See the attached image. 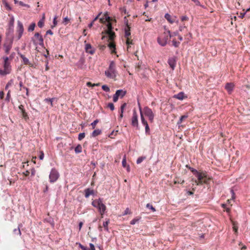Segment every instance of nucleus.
Listing matches in <instances>:
<instances>
[{
    "mask_svg": "<svg viewBox=\"0 0 250 250\" xmlns=\"http://www.w3.org/2000/svg\"><path fill=\"white\" fill-rule=\"evenodd\" d=\"M2 59L3 61L2 63L1 67H0V75L5 76L11 73L12 71V66L8 57H3Z\"/></svg>",
    "mask_w": 250,
    "mask_h": 250,
    "instance_id": "f257e3e1",
    "label": "nucleus"
},
{
    "mask_svg": "<svg viewBox=\"0 0 250 250\" xmlns=\"http://www.w3.org/2000/svg\"><path fill=\"white\" fill-rule=\"evenodd\" d=\"M92 205L98 209L101 215V217L103 218V215L106 211V207L103 203V200L101 198L96 199L92 202Z\"/></svg>",
    "mask_w": 250,
    "mask_h": 250,
    "instance_id": "f03ea898",
    "label": "nucleus"
},
{
    "mask_svg": "<svg viewBox=\"0 0 250 250\" xmlns=\"http://www.w3.org/2000/svg\"><path fill=\"white\" fill-rule=\"evenodd\" d=\"M105 76L109 79L115 80L117 71L116 70V65L114 62H110L108 69L105 71Z\"/></svg>",
    "mask_w": 250,
    "mask_h": 250,
    "instance_id": "7ed1b4c3",
    "label": "nucleus"
},
{
    "mask_svg": "<svg viewBox=\"0 0 250 250\" xmlns=\"http://www.w3.org/2000/svg\"><path fill=\"white\" fill-rule=\"evenodd\" d=\"M199 174L201 176L196 177L197 180L194 182L197 186L202 185L203 184H208L210 180V177L207 174L206 172L201 171Z\"/></svg>",
    "mask_w": 250,
    "mask_h": 250,
    "instance_id": "20e7f679",
    "label": "nucleus"
},
{
    "mask_svg": "<svg viewBox=\"0 0 250 250\" xmlns=\"http://www.w3.org/2000/svg\"><path fill=\"white\" fill-rule=\"evenodd\" d=\"M171 37L170 32L169 30H166L157 39L158 43L162 46H165L167 41Z\"/></svg>",
    "mask_w": 250,
    "mask_h": 250,
    "instance_id": "39448f33",
    "label": "nucleus"
},
{
    "mask_svg": "<svg viewBox=\"0 0 250 250\" xmlns=\"http://www.w3.org/2000/svg\"><path fill=\"white\" fill-rule=\"evenodd\" d=\"M14 37L13 36H10L9 37L6 38L3 47L5 51V52L8 54L10 52V51L12 47Z\"/></svg>",
    "mask_w": 250,
    "mask_h": 250,
    "instance_id": "423d86ee",
    "label": "nucleus"
},
{
    "mask_svg": "<svg viewBox=\"0 0 250 250\" xmlns=\"http://www.w3.org/2000/svg\"><path fill=\"white\" fill-rule=\"evenodd\" d=\"M34 44L37 46L38 45L42 46L43 45V39L41 34L38 32L36 33L32 38Z\"/></svg>",
    "mask_w": 250,
    "mask_h": 250,
    "instance_id": "0eeeda50",
    "label": "nucleus"
},
{
    "mask_svg": "<svg viewBox=\"0 0 250 250\" xmlns=\"http://www.w3.org/2000/svg\"><path fill=\"white\" fill-rule=\"evenodd\" d=\"M142 113L143 115L144 114L148 118V120L150 123L153 122L155 115L151 109L148 107L146 106L144 107L143 109V112H142Z\"/></svg>",
    "mask_w": 250,
    "mask_h": 250,
    "instance_id": "6e6552de",
    "label": "nucleus"
},
{
    "mask_svg": "<svg viewBox=\"0 0 250 250\" xmlns=\"http://www.w3.org/2000/svg\"><path fill=\"white\" fill-rule=\"evenodd\" d=\"M59 176L60 174L58 170L55 168H52L49 176L50 182H56L58 179Z\"/></svg>",
    "mask_w": 250,
    "mask_h": 250,
    "instance_id": "1a4fd4ad",
    "label": "nucleus"
},
{
    "mask_svg": "<svg viewBox=\"0 0 250 250\" xmlns=\"http://www.w3.org/2000/svg\"><path fill=\"white\" fill-rule=\"evenodd\" d=\"M24 31L23 26L22 22L19 21H18V25L17 27V33L18 34V36L17 37V40H20L23 34Z\"/></svg>",
    "mask_w": 250,
    "mask_h": 250,
    "instance_id": "9d476101",
    "label": "nucleus"
},
{
    "mask_svg": "<svg viewBox=\"0 0 250 250\" xmlns=\"http://www.w3.org/2000/svg\"><path fill=\"white\" fill-rule=\"evenodd\" d=\"M139 110H140V115H141V122H142V124L145 126L146 132V133H148L149 132V130H150L149 126L148 125L147 121L145 119V117L142 113V108H141L139 104Z\"/></svg>",
    "mask_w": 250,
    "mask_h": 250,
    "instance_id": "9b49d317",
    "label": "nucleus"
},
{
    "mask_svg": "<svg viewBox=\"0 0 250 250\" xmlns=\"http://www.w3.org/2000/svg\"><path fill=\"white\" fill-rule=\"evenodd\" d=\"M131 124L133 126L138 128L139 124L138 115L135 110H134L133 111V115L131 120Z\"/></svg>",
    "mask_w": 250,
    "mask_h": 250,
    "instance_id": "f8f14e48",
    "label": "nucleus"
},
{
    "mask_svg": "<svg viewBox=\"0 0 250 250\" xmlns=\"http://www.w3.org/2000/svg\"><path fill=\"white\" fill-rule=\"evenodd\" d=\"M125 21L126 24V26L125 28V39H127L130 37V27L128 25V20L125 17Z\"/></svg>",
    "mask_w": 250,
    "mask_h": 250,
    "instance_id": "ddd939ff",
    "label": "nucleus"
},
{
    "mask_svg": "<svg viewBox=\"0 0 250 250\" xmlns=\"http://www.w3.org/2000/svg\"><path fill=\"white\" fill-rule=\"evenodd\" d=\"M165 18L167 19V20L170 23H173L174 22L178 23V20H177V17L174 16H171L168 14H166L165 15Z\"/></svg>",
    "mask_w": 250,
    "mask_h": 250,
    "instance_id": "4468645a",
    "label": "nucleus"
},
{
    "mask_svg": "<svg viewBox=\"0 0 250 250\" xmlns=\"http://www.w3.org/2000/svg\"><path fill=\"white\" fill-rule=\"evenodd\" d=\"M19 109L21 110L22 117L24 120L26 121L28 120L29 119V117L27 112L25 111L24 108V106L22 104H21L19 106Z\"/></svg>",
    "mask_w": 250,
    "mask_h": 250,
    "instance_id": "2eb2a0df",
    "label": "nucleus"
},
{
    "mask_svg": "<svg viewBox=\"0 0 250 250\" xmlns=\"http://www.w3.org/2000/svg\"><path fill=\"white\" fill-rule=\"evenodd\" d=\"M85 50L86 53L93 55L95 52V49L93 48L90 43H86L85 45Z\"/></svg>",
    "mask_w": 250,
    "mask_h": 250,
    "instance_id": "dca6fc26",
    "label": "nucleus"
},
{
    "mask_svg": "<svg viewBox=\"0 0 250 250\" xmlns=\"http://www.w3.org/2000/svg\"><path fill=\"white\" fill-rule=\"evenodd\" d=\"M234 87V84L232 83H228L225 85V89L227 90L229 94H230Z\"/></svg>",
    "mask_w": 250,
    "mask_h": 250,
    "instance_id": "f3484780",
    "label": "nucleus"
},
{
    "mask_svg": "<svg viewBox=\"0 0 250 250\" xmlns=\"http://www.w3.org/2000/svg\"><path fill=\"white\" fill-rule=\"evenodd\" d=\"M176 59L174 57H172L168 60V63L169 65L170 68L174 70L176 65Z\"/></svg>",
    "mask_w": 250,
    "mask_h": 250,
    "instance_id": "a211bd4d",
    "label": "nucleus"
},
{
    "mask_svg": "<svg viewBox=\"0 0 250 250\" xmlns=\"http://www.w3.org/2000/svg\"><path fill=\"white\" fill-rule=\"evenodd\" d=\"M18 55L22 59V62L24 64L29 65L31 67L33 66V64L30 62L29 60L27 58H26L24 55L20 53H18Z\"/></svg>",
    "mask_w": 250,
    "mask_h": 250,
    "instance_id": "6ab92c4d",
    "label": "nucleus"
},
{
    "mask_svg": "<svg viewBox=\"0 0 250 250\" xmlns=\"http://www.w3.org/2000/svg\"><path fill=\"white\" fill-rule=\"evenodd\" d=\"M14 32V27L8 26L6 31V38L13 36V33Z\"/></svg>",
    "mask_w": 250,
    "mask_h": 250,
    "instance_id": "aec40b11",
    "label": "nucleus"
},
{
    "mask_svg": "<svg viewBox=\"0 0 250 250\" xmlns=\"http://www.w3.org/2000/svg\"><path fill=\"white\" fill-rule=\"evenodd\" d=\"M94 194V190L90 188H86L84 190V196L85 198H88L90 195Z\"/></svg>",
    "mask_w": 250,
    "mask_h": 250,
    "instance_id": "412c9836",
    "label": "nucleus"
},
{
    "mask_svg": "<svg viewBox=\"0 0 250 250\" xmlns=\"http://www.w3.org/2000/svg\"><path fill=\"white\" fill-rule=\"evenodd\" d=\"M106 33L109 37V40L111 41H113L116 37L115 32L113 31H109V32H106Z\"/></svg>",
    "mask_w": 250,
    "mask_h": 250,
    "instance_id": "4be33fe9",
    "label": "nucleus"
},
{
    "mask_svg": "<svg viewBox=\"0 0 250 250\" xmlns=\"http://www.w3.org/2000/svg\"><path fill=\"white\" fill-rule=\"evenodd\" d=\"M44 20H45V14L43 13L42 14V19L41 20H40L39 21V22H38V26L39 27L42 28L43 27V26L44 25Z\"/></svg>",
    "mask_w": 250,
    "mask_h": 250,
    "instance_id": "5701e85b",
    "label": "nucleus"
},
{
    "mask_svg": "<svg viewBox=\"0 0 250 250\" xmlns=\"http://www.w3.org/2000/svg\"><path fill=\"white\" fill-rule=\"evenodd\" d=\"M118 96L119 97H120L122 98L125 95L126 91H124L123 90H122V89H120V90H117L116 91L115 94H118Z\"/></svg>",
    "mask_w": 250,
    "mask_h": 250,
    "instance_id": "b1692460",
    "label": "nucleus"
},
{
    "mask_svg": "<svg viewBox=\"0 0 250 250\" xmlns=\"http://www.w3.org/2000/svg\"><path fill=\"white\" fill-rule=\"evenodd\" d=\"M174 97L180 100H182L184 99L185 96L184 93L182 92L178 93L174 96Z\"/></svg>",
    "mask_w": 250,
    "mask_h": 250,
    "instance_id": "393cba45",
    "label": "nucleus"
},
{
    "mask_svg": "<svg viewBox=\"0 0 250 250\" xmlns=\"http://www.w3.org/2000/svg\"><path fill=\"white\" fill-rule=\"evenodd\" d=\"M115 46H116L115 44L113 42H111L108 44V47L111 50V53H115V49H116Z\"/></svg>",
    "mask_w": 250,
    "mask_h": 250,
    "instance_id": "a878e982",
    "label": "nucleus"
},
{
    "mask_svg": "<svg viewBox=\"0 0 250 250\" xmlns=\"http://www.w3.org/2000/svg\"><path fill=\"white\" fill-rule=\"evenodd\" d=\"M109 20L110 18L109 17H106V21H107L108 22L107 24V30L106 32H109V31H112V26L111 23L109 22Z\"/></svg>",
    "mask_w": 250,
    "mask_h": 250,
    "instance_id": "bb28decb",
    "label": "nucleus"
},
{
    "mask_svg": "<svg viewBox=\"0 0 250 250\" xmlns=\"http://www.w3.org/2000/svg\"><path fill=\"white\" fill-rule=\"evenodd\" d=\"M102 131L100 129H97L94 130L92 133V136L93 137H95L98 135H99L101 133Z\"/></svg>",
    "mask_w": 250,
    "mask_h": 250,
    "instance_id": "cd10ccee",
    "label": "nucleus"
},
{
    "mask_svg": "<svg viewBox=\"0 0 250 250\" xmlns=\"http://www.w3.org/2000/svg\"><path fill=\"white\" fill-rule=\"evenodd\" d=\"M109 223V219H106V221L105 222H103V227L104 229V230H105L106 231L108 230V225Z\"/></svg>",
    "mask_w": 250,
    "mask_h": 250,
    "instance_id": "c85d7f7f",
    "label": "nucleus"
},
{
    "mask_svg": "<svg viewBox=\"0 0 250 250\" xmlns=\"http://www.w3.org/2000/svg\"><path fill=\"white\" fill-rule=\"evenodd\" d=\"M75 151L76 153H80L82 151V147L80 145H78L75 148Z\"/></svg>",
    "mask_w": 250,
    "mask_h": 250,
    "instance_id": "c756f323",
    "label": "nucleus"
},
{
    "mask_svg": "<svg viewBox=\"0 0 250 250\" xmlns=\"http://www.w3.org/2000/svg\"><path fill=\"white\" fill-rule=\"evenodd\" d=\"M36 26V23L35 22H33L28 27V31L29 32H32L33 31H34V29H35V27Z\"/></svg>",
    "mask_w": 250,
    "mask_h": 250,
    "instance_id": "7c9ffc66",
    "label": "nucleus"
},
{
    "mask_svg": "<svg viewBox=\"0 0 250 250\" xmlns=\"http://www.w3.org/2000/svg\"><path fill=\"white\" fill-rule=\"evenodd\" d=\"M15 19L13 16H12L8 23V26L14 27Z\"/></svg>",
    "mask_w": 250,
    "mask_h": 250,
    "instance_id": "2f4dec72",
    "label": "nucleus"
},
{
    "mask_svg": "<svg viewBox=\"0 0 250 250\" xmlns=\"http://www.w3.org/2000/svg\"><path fill=\"white\" fill-rule=\"evenodd\" d=\"M55 99V98H51V99L46 98L44 100V101L48 104H50V105L52 107V106H53V102L54 101V100Z\"/></svg>",
    "mask_w": 250,
    "mask_h": 250,
    "instance_id": "473e14b6",
    "label": "nucleus"
},
{
    "mask_svg": "<svg viewBox=\"0 0 250 250\" xmlns=\"http://www.w3.org/2000/svg\"><path fill=\"white\" fill-rule=\"evenodd\" d=\"M141 217H137L135 218H134L133 220H132L131 221H130V224L131 225H134L137 222H138L140 219H141Z\"/></svg>",
    "mask_w": 250,
    "mask_h": 250,
    "instance_id": "72a5a7b5",
    "label": "nucleus"
},
{
    "mask_svg": "<svg viewBox=\"0 0 250 250\" xmlns=\"http://www.w3.org/2000/svg\"><path fill=\"white\" fill-rule=\"evenodd\" d=\"M188 117V115L187 114L182 116L180 117V119H179V121L178 122L177 124H181V123H182V122H183L184 120L186 119Z\"/></svg>",
    "mask_w": 250,
    "mask_h": 250,
    "instance_id": "f704fd0d",
    "label": "nucleus"
},
{
    "mask_svg": "<svg viewBox=\"0 0 250 250\" xmlns=\"http://www.w3.org/2000/svg\"><path fill=\"white\" fill-rule=\"evenodd\" d=\"M185 182L184 180L180 179V178H176L175 180H174V183L175 184H183Z\"/></svg>",
    "mask_w": 250,
    "mask_h": 250,
    "instance_id": "c9c22d12",
    "label": "nucleus"
},
{
    "mask_svg": "<svg viewBox=\"0 0 250 250\" xmlns=\"http://www.w3.org/2000/svg\"><path fill=\"white\" fill-rule=\"evenodd\" d=\"M191 171L195 175V176L196 177H198L199 178V177L201 176V175L199 174V173L201 171H197L196 169H193V168H192V169L191 170Z\"/></svg>",
    "mask_w": 250,
    "mask_h": 250,
    "instance_id": "e433bc0d",
    "label": "nucleus"
},
{
    "mask_svg": "<svg viewBox=\"0 0 250 250\" xmlns=\"http://www.w3.org/2000/svg\"><path fill=\"white\" fill-rule=\"evenodd\" d=\"M122 165H123V167H127V171H129V166H128L127 167L126 166V159H125V158H124L122 161Z\"/></svg>",
    "mask_w": 250,
    "mask_h": 250,
    "instance_id": "4c0bfd02",
    "label": "nucleus"
},
{
    "mask_svg": "<svg viewBox=\"0 0 250 250\" xmlns=\"http://www.w3.org/2000/svg\"><path fill=\"white\" fill-rule=\"evenodd\" d=\"M102 88L103 90L105 92H109L110 91V88L107 85H102Z\"/></svg>",
    "mask_w": 250,
    "mask_h": 250,
    "instance_id": "58836bf2",
    "label": "nucleus"
},
{
    "mask_svg": "<svg viewBox=\"0 0 250 250\" xmlns=\"http://www.w3.org/2000/svg\"><path fill=\"white\" fill-rule=\"evenodd\" d=\"M13 83V80H10L6 84L5 89H7L8 87L10 86H11Z\"/></svg>",
    "mask_w": 250,
    "mask_h": 250,
    "instance_id": "ea45409f",
    "label": "nucleus"
},
{
    "mask_svg": "<svg viewBox=\"0 0 250 250\" xmlns=\"http://www.w3.org/2000/svg\"><path fill=\"white\" fill-rule=\"evenodd\" d=\"M146 207L147 208L150 209L153 212L156 211L155 208L152 206V205L150 204L149 203L147 204Z\"/></svg>",
    "mask_w": 250,
    "mask_h": 250,
    "instance_id": "a19ab883",
    "label": "nucleus"
},
{
    "mask_svg": "<svg viewBox=\"0 0 250 250\" xmlns=\"http://www.w3.org/2000/svg\"><path fill=\"white\" fill-rule=\"evenodd\" d=\"M77 245H79V247L82 250H89V249L87 248L86 247H85L82 245L81 243H77Z\"/></svg>",
    "mask_w": 250,
    "mask_h": 250,
    "instance_id": "79ce46f5",
    "label": "nucleus"
},
{
    "mask_svg": "<svg viewBox=\"0 0 250 250\" xmlns=\"http://www.w3.org/2000/svg\"><path fill=\"white\" fill-rule=\"evenodd\" d=\"M126 43L128 46L130 44H133L132 40L130 39V37L127 39H126Z\"/></svg>",
    "mask_w": 250,
    "mask_h": 250,
    "instance_id": "37998d69",
    "label": "nucleus"
},
{
    "mask_svg": "<svg viewBox=\"0 0 250 250\" xmlns=\"http://www.w3.org/2000/svg\"><path fill=\"white\" fill-rule=\"evenodd\" d=\"M98 122L99 120L97 119L91 124V125L92 126V129H94L95 128L96 125Z\"/></svg>",
    "mask_w": 250,
    "mask_h": 250,
    "instance_id": "c03bdc74",
    "label": "nucleus"
},
{
    "mask_svg": "<svg viewBox=\"0 0 250 250\" xmlns=\"http://www.w3.org/2000/svg\"><path fill=\"white\" fill-rule=\"evenodd\" d=\"M172 44L173 45H174L175 47H177L179 46V44H180V42H177L176 40H173L172 41Z\"/></svg>",
    "mask_w": 250,
    "mask_h": 250,
    "instance_id": "a18cd8bd",
    "label": "nucleus"
},
{
    "mask_svg": "<svg viewBox=\"0 0 250 250\" xmlns=\"http://www.w3.org/2000/svg\"><path fill=\"white\" fill-rule=\"evenodd\" d=\"M57 17L56 16L53 19V25L51 26L52 28L55 27L57 24Z\"/></svg>",
    "mask_w": 250,
    "mask_h": 250,
    "instance_id": "49530a36",
    "label": "nucleus"
},
{
    "mask_svg": "<svg viewBox=\"0 0 250 250\" xmlns=\"http://www.w3.org/2000/svg\"><path fill=\"white\" fill-rule=\"evenodd\" d=\"M85 137V133H81L79 134L78 136V139L79 140H82Z\"/></svg>",
    "mask_w": 250,
    "mask_h": 250,
    "instance_id": "de8ad7c7",
    "label": "nucleus"
},
{
    "mask_svg": "<svg viewBox=\"0 0 250 250\" xmlns=\"http://www.w3.org/2000/svg\"><path fill=\"white\" fill-rule=\"evenodd\" d=\"M118 94H115L113 96V101L114 102H116L118 100L119 97L118 96Z\"/></svg>",
    "mask_w": 250,
    "mask_h": 250,
    "instance_id": "09e8293b",
    "label": "nucleus"
},
{
    "mask_svg": "<svg viewBox=\"0 0 250 250\" xmlns=\"http://www.w3.org/2000/svg\"><path fill=\"white\" fill-rule=\"evenodd\" d=\"M19 84H20V87H23L24 89H26V94H27V95H28V88H27L26 87L23 86V83H22V82L21 81L20 82Z\"/></svg>",
    "mask_w": 250,
    "mask_h": 250,
    "instance_id": "8fccbe9b",
    "label": "nucleus"
},
{
    "mask_svg": "<svg viewBox=\"0 0 250 250\" xmlns=\"http://www.w3.org/2000/svg\"><path fill=\"white\" fill-rule=\"evenodd\" d=\"M70 21V19L68 17H65L63 19V23L66 25Z\"/></svg>",
    "mask_w": 250,
    "mask_h": 250,
    "instance_id": "3c124183",
    "label": "nucleus"
},
{
    "mask_svg": "<svg viewBox=\"0 0 250 250\" xmlns=\"http://www.w3.org/2000/svg\"><path fill=\"white\" fill-rule=\"evenodd\" d=\"M107 107L108 108H109L111 109V110H112V111L114 110V105L113 104H112L111 103H110L108 104Z\"/></svg>",
    "mask_w": 250,
    "mask_h": 250,
    "instance_id": "603ef678",
    "label": "nucleus"
},
{
    "mask_svg": "<svg viewBox=\"0 0 250 250\" xmlns=\"http://www.w3.org/2000/svg\"><path fill=\"white\" fill-rule=\"evenodd\" d=\"M145 158L143 157H139L137 160V163L138 164H140L145 159Z\"/></svg>",
    "mask_w": 250,
    "mask_h": 250,
    "instance_id": "864d4df0",
    "label": "nucleus"
},
{
    "mask_svg": "<svg viewBox=\"0 0 250 250\" xmlns=\"http://www.w3.org/2000/svg\"><path fill=\"white\" fill-rule=\"evenodd\" d=\"M19 4L21 6H24L27 8H30V5H29L28 4L24 3L22 1H19Z\"/></svg>",
    "mask_w": 250,
    "mask_h": 250,
    "instance_id": "5fc2aeb1",
    "label": "nucleus"
},
{
    "mask_svg": "<svg viewBox=\"0 0 250 250\" xmlns=\"http://www.w3.org/2000/svg\"><path fill=\"white\" fill-rule=\"evenodd\" d=\"M126 103H124L121 105V108H120V112L124 113V109L125 108V107H126Z\"/></svg>",
    "mask_w": 250,
    "mask_h": 250,
    "instance_id": "6e6d98bb",
    "label": "nucleus"
},
{
    "mask_svg": "<svg viewBox=\"0 0 250 250\" xmlns=\"http://www.w3.org/2000/svg\"><path fill=\"white\" fill-rule=\"evenodd\" d=\"M10 98H11L10 90H9L8 93H7V94L5 100L8 101V102H9Z\"/></svg>",
    "mask_w": 250,
    "mask_h": 250,
    "instance_id": "4d7b16f0",
    "label": "nucleus"
},
{
    "mask_svg": "<svg viewBox=\"0 0 250 250\" xmlns=\"http://www.w3.org/2000/svg\"><path fill=\"white\" fill-rule=\"evenodd\" d=\"M131 212L128 208H126L123 214V215H125L128 214H130Z\"/></svg>",
    "mask_w": 250,
    "mask_h": 250,
    "instance_id": "13d9d810",
    "label": "nucleus"
},
{
    "mask_svg": "<svg viewBox=\"0 0 250 250\" xmlns=\"http://www.w3.org/2000/svg\"><path fill=\"white\" fill-rule=\"evenodd\" d=\"M181 20L182 21L184 22L185 21H188V18L186 16H184L181 17Z\"/></svg>",
    "mask_w": 250,
    "mask_h": 250,
    "instance_id": "bf43d9fd",
    "label": "nucleus"
},
{
    "mask_svg": "<svg viewBox=\"0 0 250 250\" xmlns=\"http://www.w3.org/2000/svg\"><path fill=\"white\" fill-rule=\"evenodd\" d=\"M44 158V153L42 151H40V155L39 156V158L40 160H42Z\"/></svg>",
    "mask_w": 250,
    "mask_h": 250,
    "instance_id": "052dcab7",
    "label": "nucleus"
},
{
    "mask_svg": "<svg viewBox=\"0 0 250 250\" xmlns=\"http://www.w3.org/2000/svg\"><path fill=\"white\" fill-rule=\"evenodd\" d=\"M89 246H90V249H89V250H96L95 248V246L93 244L90 243Z\"/></svg>",
    "mask_w": 250,
    "mask_h": 250,
    "instance_id": "680f3d73",
    "label": "nucleus"
},
{
    "mask_svg": "<svg viewBox=\"0 0 250 250\" xmlns=\"http://www.w3.org/2000/svg\"><path fill=\"white\" fill-rule=\"evenodd\" d=\"M233 229L235 231V233H237L238 231V227L235 226L234 223L233 224Z\"/></svg>",
    "mask_w": 250,
    "mask_h": 250,
    "instance_id": "e2e57ef3",
    "label": "nucleus"
},
{
    "mask_svg": "<svg viewBox=\"0 0 250 250\" xmlns=\"http://www.w3.org/2000/svg\"><path fill=\"white\" fill-rule=\"evenodd\" d=\"M31 175L33 176L35 175L36 170H35V169L34 168L31 169Z\"/></svg>",
    "mask_w": 250,
    "mask_h": 250,
    "instance_id": "0e129e2a",
    "label": "nucleus"
},
{
    "mask_svg": "<svg viewBox=\"0 0 250 250\" xmlns=\"http://www.w3.org/2000/svg\"><path fill=\"white\" fill-rule=\"evenodd\" d=\"M30 173V172L28 170H26L25 172L22 173V174L25 176H28Z\"/></svg>",
    "mask_w": 250,
    "mask_h": 250,
    "instance_id": "69168bd1",
    "label": "nucleus"
},
{
    "mask_svg": "<svg viewBox=\"0 0 250 250\" xmlns=\"http://www.w3.org/2000/svg\"><path fill=\"white\" fill-rule=\"evenodd\" d=\"M36 159H37V157L36 156H33L32 158V160L31 161L35 164L36 163Z\"/></svg>",
    "mask_w": 250,
    "mask_h": 250,
    "instance_id": "338daca9",
    "label": "nucleus"
},
{
    "mask_svg": "<svg viewBox=\"0 0 250 250\" xmlns=\"http://www.w3.org/2000/svg\"><path fill=\"white\" fill-rule=\"evenodd\" d=\"M4 95V93L3 91L0 92V99H2L3 98Z\"/></svg>",
    "mask_w": 250,
    "mask_h": 250,
    "instance_id": "774afa93",
    "label": "nucleus"
}]
</instances>
